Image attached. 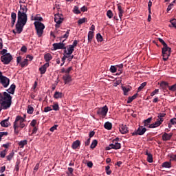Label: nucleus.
<instances>
[{"label":"nucleus","mask_w":176,"mask_h":176,"mask_svg":"<svg viewBox=\"0 0 176 176\" xmlns=\"http://www.w3.org/2000/svg\"><path fill=\"white\" fill-rule=\"evenodd\" d=\"M25 119L20 116H17L16 117L15 121L14 122L13 127H14V133L16 135H19V133H20V129H24L25 127Z\"/></svg>","instance_id":"obj_1"},{"label":"nucleus","mask_w":176,"mask_h":176,"mask_svg":"<svg viewBox=\"0 0 176 176\" xmlns=\"http://www.w3.org/2000/svg\"><path fill=\"white\" fill-rule=\"evenodd\" d=\"M27 12H28V8L26 6L20 5V10L18 11L17 14V21H21L27 24L28 17L27 16Z\"/></svg>","instance_id":"obj_2"},{"label":"nucleus","mask_w":176,"mask_h":176,"mask_svg":"<svg viewBox=\"0 0 176 176\" xmlns=\"http://www.w3.org/2000/svg\"><path fill=\"white\" fill-rule=\"evenodd\" d=\"M166 117L165 113H160L157 116V119L155 122L149 125L148 129H156V127H159L163 122H164V118Z\"/></svg>","instance_id":"obj_3"},{"label":"nucleus","mask_w":176,"mask_h":176,"mask_svg":"<svg viewBox=\"0 0 176 176\" xmlns=\"http://www.w3.org/2000/svg\"><path fill=\"white\" fill-rule=\"evenodd\" d=\"M34 25L38 38H41V36L43 35V30H45V25L39 21H35Z\"/></svg>","instance_id":"obj_4"},{"label":"nucleus","mask_w":176,"mask_h":176,"mask_svg":"<svg viewBox=\"0 0 176 176\" xmlns=\"http://www.w3.org/2000/svg\"><path fill=\"white\" fill-rule=\"evenodd\" d=\"M171 54V48L165 44L162 47V56L164 61H167L168 60V57Z\"/></svg>","instance_id":"obj_5"},{"label":"nucleus","mask_w":176,"mask_h":176,"mask_svg":"<svg viewBox=\"0 0 176 176\" xmlns=\"http://www.w3.org/2000/svg\"><path fill=\"white\" fill-rule=\"evenodd\" d=\"M13 60V56L10 53H7L5 55H2L1 56V61L5 65H8V64H10V62Z\"/></svg>","instance_id":"obj_6"},{"label":"nucleus","mask_w":176,"mask_h":176,"mask_svg":"<svg viewBox=\"0 0 176 176\" xmlns=\"http://www.w3.org/2000/svg\"><path fill=\"white\" fill-rule=\"evenodd\" d=\"M107 113H108V107L107 105L98 109L97 111V114L99 116H102V118H105V116H107Z\"/></svg>","instance_id":"obj_7"},{"label":"nucleus","mask_w":176,"mask_h":176,"mask_svg":"<svg viewBox=\"0 0 176 176\" xmlns=\"http://www.w3.org/2000/svg\"><path fill=\"white\" fill-rule=\"evenodd\" d=\"M25 23L21 22L20 21H17L16 24L15 25L16 30V34H21L23 32V30L24 29V25H25Z\"/></svg>","instance_id":"obj_8"},{"label":"nucleus","mask_w":176,"mask_h":176,"mask_svg":"<svg viewBox=\"0 0 176 176\" xmlns=\"http://www.w3.org/2000/svg\"><path fill=\"white\" fill-rule=\"evenodd\" d=\"M146 132V128L141 126L137 130L132 133V135H144Z\"/></svg>","instance_id":"obj_9"},{"label":"nucleus","mask_w":176,"mask_h":176,"mask_svg":"<svg viewBox=\"0 0 176 176\" xmlns=\"http://www.w3.org/2000/svg\"><path fill=\"white\" fill-rule=\"evenodd\" d=\"M65 40H63L62 43H55L52 45L54 50H58V49H65Z\"/></svg>","instance_id":"obj_10"},{"label":"nucleus","mask_w":176,"mask_h":176,"mask_svg":"<svg viewBox=\"0 0 176 176\" xmlns=\"http://www.w3.org/2000/svg\"><path fill=\"white\" fill-rule=\"evenodd\" d=\"M122 148V144L119 142H116L115 144H110L109 146L106 148L107 151H110V149H120Z\"/></svg>","instance_id":"obj_11"},{"label":"nucleus","mask_w":176,"mask_h":176,"mask_svg":"<svg viewBox=\"0 0 176 176\" xmlns=\"http://www.w3.org/2000/svg\"><path fill=\"white\" fill-rule=\"evenodd\" d=\"M1 107L3 109L6 110L8 109L12 105V101L10 100H1Z\"/></svg>","instance_id":"obj_12"},{"label":"nucleus","mask_w":176,"mask_h":176,"mask_svg":"<svg viewBox=\"0 0 176 176\" xmlns=\"http://www.w3.org/2000/svg\"><path fill=\"white\" fill-rule=\"evenodd\" d=\"M0 83H1L2 86L5 88L9 86V83H10V80L8 78V77L4 76L0 79Z\"/></svg>","instance_id":"obj_13"},{"label":"nucleus","mask_w":176,"mask_h":176,"mask_svg":"<svg viewBox=\"0 0 176 176\" xmlns=\"http://www.w3.org/2000/svg\"><path fill=\"white\" fill-rule=\"evenodd\" d=\"M173 135H174L173 133H164V134L162 135V141H170V140H171V138H173Z\"/></svg>","instance_id":"obj_14"},{"label":"nucleus","mask_w":176,"mask_h":176,"mask_svg":"<svg viewBox=\"0 0 176 176\" xmlns=\"http://www.w3.org/2000/svg\"><path fill=\"white\" fill-rule=\"evenodd\" d=\"M49 66H50L49 63H46L38 69V71H40V73L41 75H43L44 74L46 73V69L49 68Z\"/></svg>","instance_id":"obj_15"},{"label":"nucleus","mask_w":176,"mask_h":176,"mask_svg":"<svg viewBox=\"0 0 176 176\" xmlns=\"http://www.w3.org/2000/svg\"><path fill=\"white\" fill-rule=\"evenodd\" d=\"M119 130L121 134H127V133H129V128L124 124L120 125Z\"/></svg>","instance_id":"obj_16"},{"label":"nucleus","mask_w":176,"mask_h":176,"mask_svg":"<svg viewBox=\"0 0 176 176\" xmlns=\"http://www.w3.org/2000/svg\"><path fill=\"white\" fill-rule=\"evenodd\" d=\"M63 79L64 80L65 85H67V83H69V82H72V77L69 74L63 75Z\"/></svg>","instance_id":"obj_17"},{"label":"nucleus","mask_w":176,"mask_h":176,"mask_svg":"<svg viewBox=\"0 0 176 176\" xmlns=\"http://www.w3.org/2000/svg\"><path fill=\"white\" fill-rule=\"evenodd\" d=\"M63 20H64V19L61 18V15H55L54 21L56 23L55 27H58L57 25H59V24H61V23H63Z\"/></svg>","instance_id":"obj_18"},{"label":"nucleus","mask_w":176,"mask_h":176,"mask_svg":"<svg viewBox=\"0 0 176 176\" xmlns=\"http://www.w3.org/2000/svg\"><path fill=\"white\" fill-rule=\"evenodd\" d=\"M74 47L69 45V47L67 48V47H65V49H64V53L67 56H71V54L74 53Z\"/></svg>","instance_id":"obj_19"},{"label":"nucleus","mask_w":176,"mask_h":176,"mask_svg":"<svg viewBox=\"0 0 176 176\" xmlns=\"http://www.w3.org/2000/svg\"><path fill=\"white\" fill-rule=\"evenodd\" d=\"M12 96L8 94V92L3 93V101H12Z\"/></svg>","instance_id":"obj_20"},{"label":"nucleus","mask_w":176,"mask_h":176,"mask_svg":"<svg viewBox=\"0 0 176 176\" xmlns=\"http://www.w3.org/2000/svg\"><path fill=\"white\" fill-rule=\"evenodd\" d=\"M0 124L1 126V127H9V126H10V122H9V118L2 120L0 122Z\"/></svg>","instance_id":"obj_21"},{"label":"nucleus","mask_w":176,"mask_h":176,"mask_svg":"<svg viewBox=\"0 0 176 176\" xmlns=\"http://www.w3.org/2000/svg\"><path fill=\"white\" fill-rule=\"evenodd\" d=\"M80 147V140H76L74 141L72 144V149H78Z\"/></svg>","instance_id":"obj_22"},{"label":"nucleus","mask_w":176,"mask_h":176,"mask_svg":"<svg viewBox=\"0 0 176 176\" xmlns=\"http://www.w3.org/2000/svg\"><path fill=\"white\" fill-rule=\"evenodd\" d=\"M16 91V85L12 84L10 87L6 90L9 94H14V91Z\"/></svg>","instance_id":"obj_23"},{"label":"nucleus","mask_w":176,"mask_h":176,"mask_svg":"<svg viewBox=\"0 0 176 176\" xmlns=\"http://www.w3.org/2000/svg\"><path fill=\"white\" fill-rule=\"evenodd\" d=\"M144 155H146V156H147V162L148 163H153V156L152 155V154L148 153V151H146L144 153Z\"/></svg>","instance_id":"obj_24"},{"label":"nucleus","mask_w":176,"mask_h":176,"mask_svg":"<svg viewBox=\"0 0 176 176\" xmlns=\"http://www.w3.org/2000/svg\"><path fill=\"white\" fill-rule=\"evenodd\" d=\"M118 10L119 11L118 16L120 20H122V17H123V13H124V11L123 10V9H122V6L120 5H118Z\"/></svg>","instance_id":"obj_25"},{"label":"nucleus","mask_w":176,"mask_h":176,"mask_svg":"<svg viewBox=\"0 0 176 176\" xmlns=\"http://www.w3.org/2000/svg\"><path fill=\"white\" fill-rule=\"evenodd\" d=\"M93 38H94V32L89 31L88 32V43H91V41H93Z\"/></svg>","instance_id":"obj_26"},{"label":"nucleus","mask_w":176,"mask_h":176,"mask_svg":"<svg viewBox=\"0 0 176 176\" xmlns=\"http://www.w3.org/2000/svg\"><path fill=\"white\" fill-rule=\"evenodd\" d=\"M160 86L161 87H162L163 90H165L166 91H167V89L170 87V86L168 85V82L164 81L161 82Z\"/></svg>","instance_id":"obj_27"},{"label":"nucleus","mask_w":176,"mask_h":176,"mask_svg":"<svg viewBox=\"0 0 176 176\" xmlns=\"http://www.w3.org/2000/svg\"><path fill=\"white\" fill-rule=\"evenodd\" d=\"M137 97H138V94H135L133 96H129L128 98L127 104H131V102H133V100H135Z\"/></svg>","instance_id":"obj_28"},{"label":"nucleus","mask_w":176,"mask_h":176,"mask_svg":"<svg viewBox=\"0 0 176 176\" xmlns=\"http://www.w3.org/2000/svg\"><path fill=\"white\" fill-rule=\"evenodd\" d=\"M11 23L12 24V26L14 25V23H16V19H17V15L16 14V12H12L11 13Z\"/></svg>","instance_id":"obj_29"},{"label":"nucleus","mask_w":176,"mask_h":176,"mask_svg":"<svg viewBox=\"0 0 176 176\" xmlns=\"http://www.w3.org/2000/svg\"><path fill=\"white\" fill-rule=\"evenodd\" d=\"M151 122H152V117H150L148 119L144 120V126L145 127H148H148H149V126L151 125Z\"/></svg>","instance_id":"obj_30"},{"label":"nucleus","mask_w":176,"mask_h":176,"mask_svg":"<svg viewBox=\"0 0 176 176\" xmlns=\"http://www.w3.org/2000/svg\"><path fill=\"white\" fill-rule=\"evenodd\" d=\"M52 54L50 53H47L44 55V59L46 61V63H49V61H50V60H52Z\"/></svg>","instance_id":"obj_31"},{"label":"nucleus","mask_w":176,"mask_h":176,"mask_svg":"<svg viewBox=\"0 0 176 176\" xmlns=\"http://www.w3.org/2000/svg\"><path fill=\"white\" fill-rule=\"evenodd\" d=\"M54 98L58 100V98H63V93L59 91H56L54 94Z\"/></svg>","instance_id":"obj_32"},{"label":"nucleus","mask_w":176,"mask_h":176,"mask_svg":"<svg viewBox=\"0 0 176 176\" xmlns=\"http://www.w3.org/2000/svg\"><path fill=\"white\" fill-rule=\"evenodd\" d=\"M104 127L106 130H112V123L107 122L104 123Z\"/></svg>","instance_id":"obj_33"},{"label":"nucleus","mask_w":176,"mask_h":176,"mask_svg":"<svg viewBox=\"0 0 176 176\" xmlns=\"http://www.w3.org/2000/svg\"><path fill=\"white\" fill-rule=\"evenodd\" d=\"M162 166L164 168H171V162H165L162 163Z\"/></svg>","instance_id":"obj_34"},{"label":"nucleus","mask_w":176,"mask_h":176,"mask_svg":"<svg viewBox=\"0 0 176 176\" xmlns=\"http://www.w3.org/2000/svg\"><path fill=\"white\" fill-rule=\"evenodd\" d=\"M122 89L124 91V96H127V94L129 93V91H130L131 90V88L130 87H122Z\"/></svg>","instance_id":"obj_35"},{"label":"nucleus","mask_w":176,"mask_h":176,"mask_svg":"<svg viewBox=\"0 0 176 176\" xmlns=\"http://www.w3.org/2000/svg\"><path fill=\"white\" fill-rule=\"evenodd\" d=\"M97 144H98V142L97 141V140H93V142L91 144L90 148L91 149H94V148L97 146Z\"/></svg>","instance_id":"obj_36"},{"label":"nucleus","mask_w":176,"mask_h":176,"mask_svg":"<svg viewBox=\"0 0 176 176\" xmlns=\"http://www.w3.org/2000/svg\"><path fill=\"white\" fill-rule=\"evenodd\" d=\"M20 65L22 68H24V67L28 65V59H24L23 61L21 62Z\"/></svg>","instance_id":"obj_37"},{"label":"nucleus","mask_w":176,"mask_h":176,"mask_svg":"<svg viewBox=\"0 0 176 176\" xmlns=\"http://www.w3.org/2000/svg\"><path fill=\"white\" fill-rule=\"evenodd\" d=\"M170 25H169L170 28L173 27L174 28H176V19H172L170 21Z\"/></svg>","instance_id":"obj_38"},{"label":"nucleus","mask_w":176,"mask_h":176,"mask_svg":"<svg viewBox=\"0 0 176 176\" xmlns=\"http://www.w3.org/2000/svg\"><path fill=\"white\" fill-rule=\"evenodd\" d=\"M146 85H147L146 82L142 83L138 89V93H140V91H141V90H142V89H144V87H145V86H146Z\"/></svg>","instance_id":"obj_39"},{"label":"nucleus","mask_w":176,"mask_h":176,"mask_svg":"<svg viewBox=\"0 0 176 176\" xmlns=\"http://www.w3.org/2000/svg\"><path fill=\"white\" fill-rule=\"evenodd\" d=\"M96 39H97L98 42H102V41H104L102 36L100 33H98L96 34Z\"/></svg>","instance_id":"obj_40"},{"label":"nucleus","mask_w":176,"mask_h":176,"mask_svg":"<svg viewBox=\"0 0 176 176\" xmlns=\"http://www.w3.org/2000/svg\"><path fill=\"white\" fill-rule=\"evenodd\" d=\"M71 30H67V31L66 32L65 34H64L63 36L60 37V40L61 41V39L63 38H65V39H67L68 36H69V32Z\"/></svg>","instance_id":"obj_41"},{"label":"nucleus","mask_w":176,"mask_h":176,"mask_svg":"<svg viewBox=\"0 0 176 176\" xmlns=\"http://www.w3.org/2000/svg\"><path fill=\"white\" fill-rule=\"evenodd\" d=\"M73 12L75 13V14H80V10H79V8L78 6H74Z\"/></svg>","instance_id":"obj_42"},{"label":"nucleus","mask_w":176,"mask_h":176,"mask_svg":"<svg viewBox=\"0 0 176 176\" xmlns=\"http://www.w3.org/2000/svg\"><path fill=\"white\" fill-rule=\"evenodd\" d=\"M107 16L109 17V19H112V17H113V12H112V10H109L107 12Z\"/></svg>","instance_id":"obj_43"},{"label":"nucleus","mask_w":176,"mask_h":176,"mask_svg":"<svg viewBox=\"0 0 176 176\" xmlns=\"http://www.w3.org/2000/svg\"><path fill=\"white\" fill-rule=\"evenodd\" d=\"M19 145L21 146V148H24V146L27 145V140H22L19 142Z\"/></svg>","instance_id":"obj_44"},{"label":"nucleus","mask_w":176,"mask_h":176,"mask_svg":"<svg viewBox=\"0 0 176 176\" xmlns=\"http://www.w3.org/2000/svg\"><path fill=\"white\" fill-rule=\"evenodd\" d=\"M116 71H118V67L116 66H111L110 67V72L112 73V74H115V72H116Z\"/></svg>","instance_id":"obj_45"},{"label":"nucleus","mask_w":176,"mask_h":176,"mask_svg":"<svg viewBox=\"0 0 176 176\" xmlns=\"http://www.w3.org/2000/svg\"><path fill=\"white\" fill-rule=\"evenodd\" d=\"M87 19L86 18H82V19H80L78 21V23L79 25L83 24L84 23H86Z\"/></svg>","instance_id":"obj_46"},{"label":"nucleus","mask_w":176,"mask_h":176,"mask_svg":"<svg viewBox=\"0 0 176 176\" xmlns=\"http://www.w3.org/2000/svg\"><path fill=\"white\" fill-rule=\"evenodd\" d=\"M52 108L54 111H60L58 103H55L54 105H52Z\"/></svg>","instance_id":"obj_47"},{"label":"nucleus","mask_w":176,"mask_h":176,"mask_svg":"<svg viewBox=\"0 0 176 176\" xmlns=\"http://www.w3.org/2000/svg\"><path fill=\"white\" fill-rule=\"evenodd\" d=\"M27 112L30 115L34 113V107L28 106Z\"/></svg>","instance_id":"obj_48"},{"label":"nucleus","mask_w":176,"mask_h":176,"mask_svg":"<svg viewBox=\"0 0 176 176\" xmlns=\"http://www.w3.org/2000/svg\"><path fill=\"white\" fill-rule=\"evenodd\" d=\"M109 168H111V167L109 166H107L105 167V170H106V173H107V175H111V174H112V171L111 170H109Z\"/></svg>","instance_id":"obj_49"},{"label":"nucleus","mask_w":176,"mask_h":176,"mask_svg":"<svg viewBox=\"0 0 176 176\" xmlns=\"http://www.w3.org/2000/svg\"><path fill=\"white\" fill-rule=\"evenodd\" d=\"M13 156H14V153H10L8 156H7V160L10 162L12 159L13 158Z\"/></svg>","instance_id":"obj_50"},{"label":"nucleus","mask_w":176,"mask_h":176,"mask_svg":"<svg viewBox=\"0 0 176 176\" xmlns=\"http://www.w3.org/2000/svg\"><path fill=\"white\" fill-rule=\"evenodd\" d=\"M170 91H176V83L172 86L168 87Z\"/></svg>","instance_id":"obj_51"},{"label":"nucleus","mask_w":176,"mask_h":176,"mask_svg":"<svg viewBox=\"0 0 176 176\" xmlns=\"http://www.w3.org/2000/svg\"><path fill=\"white\" fill-rule=\"evenodd\" d=\"M34 20L36 21H43V19L39 16V15H36L35 17H34Z\"/></svg>","instance_id":"obj_52"},{"label":"nucleus","mask_w":176,"mask_h":176,"mask_svg":"<svg viewBox=\"0 0 176 176\" xmlns=\"http://www.w3.org/2000/svg\"><path fill=\"white\" fill-rule=\"evenodd\" d=\"M155 94H159V89H155L153 92H151V96L153 97Z\"/></svg>","instance_id":"obj_53"},{"label":"nucleus","mask_w":176,"mask_h":176,"mask_svg":"<svg viewBox=\"0 0 176 176\" xmlns=\"http://www.w3.org/2000/svg\"><path fill=\"white\" fill-rule=\"evenodd\" d=\"M57 127H58V125H57V124L54 125L53 126H52V127L50 129V131H51L52 133H53V131H54V130H57Z\"/></svg>","instance_id":"obj_54"},{"label":"nucleus","mask_w":176,"mask_h":176,"mask_svg":"<svg viewBox=\"0 0 176 176\" xmlns=\"http://www.w3.org/2000/svg\"><path fill=\"white\" fill-rule=\"evenodd\" d=\"M50 111H53V109H52L51 107H46L44 108V112H50Z\"/></svg>","instance_id":"obj_55"},{"label":"nucleus","mask_w":176,"mask_h":176,"mask_svg":"<svg viewBox=\"0 0 176 176\" xmlns=\"http://www.w3.org/2000/svg\"><path fill=\"white\" fill-rule=\"evenodd\" d=\"M0 54H1L2 56H5V54H8V50H6V49H3V50L0 52Z\"/></svg>","instance_id":"obj_56"},{"label":"nucleus","mask_w":176,"mask_h":176,"mask_svg":"<svg viewBox=\"0 0 176 176\" xmlns=\"http://www.w3.org/2000/svg\"><path fill=\"white\" fill-rule=\"evenodd\" d=\"M72 69H73L72 67H69V68H67L65 71V74L69 75Z\"/></svg>","instance_id":"obj_57"},{"label":"nucleus","mask_w":176,"mask_h":176,"mask_svg":"<svg viewBox=\"0 0 176 176\" xmlns=\"http://www.w3.org/2000/svg\"><path fill=\"white\" fill-rule=\"evenodd\" d=\"M19 165H20V162H16V165H15V168H14L15 171L19 172Z\"/></svg>","instance_id":"obj_58"},{"label":"nucleus","mask_w":176,"mask_h":176,"mask_svg":"<svg viewBox=\"0 0 176 176\" xmlns=\"http://www.w3.org/2000/svg\"><path fill=\"white\" fill-rule=\"evenodd\" d=\"M67 58H68V55H67L65 53H64V56L62 58V62L63 63V64L65 63V60H67Z\"/></svg>","instance_id":"obj_59"},{"label":"nucleus","mask_w":176,"mask_h":176,"mask_svg":"<svg viewBox=\"0 0 176 176\" xmlns=\"http://www.w3.org/2000/svg\"><path fill=\"white\" fill-rule=\"evenodd\" d=\"M6 156V153H5V151L0 152V157H2L3 159Z\"/></svg>","instance_id":"obj_60"},{"label":"nucleus","mask_w":176,"mask_h":176,"mask_svg":"<svg viewBox=\"0 0 176 176\" xmlns=\"http://www.w3.org/2000/svg\"><path fill=\"white\" fill-rule=\"evenodd\" d=\"M6 170V166H3L0 168V173L1 174H3V173H5Z\"/></svg>","instance_id":"obj_61"},{"label":"nucleus","mask_w":176,"mask_h":176,"mask_svg":"<svg viewBox=\"0 0 176 176\" xmlns=\"http://www.w3.org/2000/svg\"><path fill=\"white\" fill-rule=\"evenodd\" d=\"M30 126L35 127V126H36V120H33L30 123Z\"/></svg>","instance_id":"obj_62"},{"label":"nucleus","mask_w":176,"mask_h":176,"mask_svg":"<svg viewBox=\"0 0 176 176\" xmlns=\"http://www.w3.org/2000/svg\"><path fill=\"white\" fill-rule=\"evenodd\" d=\"M170 123L173 125L176 124V118H172L170 120Z\"/></svg>","instance_id":"obj_63"},{"label":"nucleus","mask_w":176,"mask_h":176,"mask_svg":"<svg viewBox=\"0 0 176 176\" xmlns=\"http://www.w3.org/2000/svg\"><path fill=\"white\" fill-rule=\"evenodd\" d=\"M8 132H0V138H2V137H3V135H8Z\"/></svg>","instance_id":"obj_64"}]
</instances>
